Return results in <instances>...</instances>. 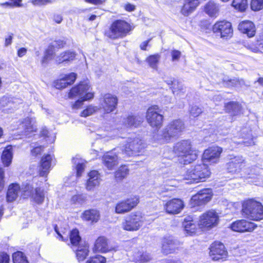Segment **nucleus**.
Returning <instances> with one entry per match:
<instances>
[{
  "mask_svg": "<svg viewBox=\"0 0 263 263\" xmlns=\"http://www.w3.org/2000/svg\"><path fill=\"white\" fill-rule=\"evenodd\" d=\"M205 12L211 16H214L218 12V7L213 2H209L205 6Z\"/></svg>",
  "mask_w": 263,
  "mask_h": 263,
  "instance_id": "37998d69",
  "label": "nucleus"
},
{
  "mask_svg": "<svg viewBox=\"0 0 263 263\" xmlns=\"http://www.w3.org/2000/svg\"><path fill=\"white\" fill-rule=\"evenodd\" d=\"M144 147L142 140L138 138H128L127 143L122 147V153L128 156L138 155Z\"/></svg>",
  "mask_w": 263,
  "mask_h": 263,
  "instance_id": "0eeeda50",
  "label": "nucleus"
},
{
  "mask_svg": "<svg viewBox=\"0 0 263 263\" xmlns=\"http://www.w3.org/2000/svg\"><path fill=\"white\" fill-rule=\"evenodd\" d=\"M43 150L42 146H36L31 150V154L35 157L40 155Z\"/></svg>",
  "mask_w": 263,
  "mask_h": 263,
  "instance_id": "052dcab7",
  "label": "nucleus"
},
{
  "mask_svg": "<svg viewBox=\"0 0 263 263\" xmlns=\"http://www.w3.org/2000/svg\"><path fill=\"white\" fill-rule=\"evenodd\" d=\"M106 0H85V2L88 3L93 4L95 5H102L105 3Z\"/></svg>",
  "mask_w": 263,
  "mask_h": 263,
  "instance_id": "338daca9",
  "label": "nucleus"
},
{
  "mask_svg": "<svg viewBox=\"0 0 263 263\" xmlns=\"http://www.w3.org/2000/svg\"><path fill=\"white\" fill-rule=\"evenodd\" d=\"M88 177L86 184V189L88 191H93L96 186L100 184V174L97 171H92L88 174Z\"/></svg>",
  "mask_w": 263,
  "mask_h": 263,
  "instance_id": "a878e982",
  "label": "nucleus"
},
{
  "mask_svg": "<svg viewBox=\"0 0 263 263\" xmlns=\"http://www.w3.org/2000/svg\"><path fill=\"white\" fill-rule=\"evenodd\" d=\"M31 195L32 198L37 203L41 204L43 202L45 197L44 193L40 188H36L34 194L32 193Z\"/></svg>",
  "mask_w": 263,
  "mask_h": 263,
  "instance_id": "c03bdc74",
  "label": "nucleus"
},
{
  "mask_svg": "<svg viewBox=\"0 0 263 263\" xmlns=\"http://www.w3.org/2000/svg\"><path fill=\"white\" fill-rule=\"evenodd\" d=\"M209 254L213 260H223L227 256V252L222 243L215 242L211 245Z\"/></svg>",
  "mask_w": 263,
  "mask_h": 263,
  "instance_id": "4468645a",
  "label": "nucleus"
},
{
  "mask_svg": "<svg viewBox=\"0 0 263 263\" xmlns=\"http://www.w3.org/2000/svg\"><path fill=\"white\" fill-rule=\"evenodd\" d=\"M4 171L2 168H0V191L4 186Z\"/></svg>",
  "mask_w": 263,
  "mask_h": 263,
  "instance_id": "0e129e2a",
  "label": "nucleus"
},
{
  "mask_svg": "<svg viewBox=\"0 0 263 263\" xmlns=\"http://www.w3.org/2000/svg\"><path fill=\"white\" fill-rule=\"evenodd\" d=\"M242 212L250 220L258 221L263 219V206L261 203L251 199L243 202Z\"/></svg>",
  "mask_w": 263,
  "mask_h": 263,
  "instance_id": "7ed1b4c3",
  "label": "nucleus"
},
{
  "mask_svg": "<svg viewBox=\"0 0 263 263\" xmlns=\"http://www.w3.org/2000/svg\"><path fill=\"white\" fill-rule=\"evenodd\" d=\"M238 28L241 32L247 34L249 37H253L255 34V26L251 21H242L239 24Z\"/></svg>",
  "mask_w": 263,
  "mask_h": 263,
  "instance_id": "5701e85b",
  "label": "nucleus"
},
{
  "mask_svg": "<svg viewBox=\"0 0 263 263\" xmlns=\"http://www.w3.org/2000/svg\"><path fill=\"white\" fill-rule=\"evenodd\" d=\"M100 109V108L98 106L92 104L90 105L81 112V116L83 117H88L97 112Z\"/></svg>",
  "mask_w": 263,
  "mask_h": 263,
  "instance_id": "a18cd8bd",
  "label": "nucleus"
},
{
  "mask_svg": "<svg viewBox=\"0 0 263 263\" xmlns=\"http://www.w3.org/2000/svg\"><path fill=\"white\" fill-rule=\"evenodd\" d=\"M218 83H222L224 86L228 87H241L245 85V81L242 79L238 78L230 79L229 77L221 74Z\"/></svg>",
  "mask_w": 263,
  "mask_h": 263,
  "instance_id": "b1692460",
  "label": "nucleus"
},
{
  "mask_svg": "<svg viewBox=\"0 0 263 263\" xmlns=\"http://www.w3.org/2000/svg\"><path fill=\"white\" fill-rule=\"evenodd\" d=\"M202 111L201 108L196 105L192 106L190 110L191 115L194 117H198Z\"/></svg>",
  "mask_w": 263,
  "mask_h": 263,
  "instance_id": "5fc2aeb1",
  "label": "nucleus"
},
{
  "mask_svg": "<svg viewBox=\"0 0 263 263\" xmlns=\"http://www.w3.org/2000/svg\"><path fill=\"white\" fill-rule=\"evenodd\" d=\"M21 103V100L19 99L3 96L0 98V109L4 110L13 109Z\"/></svg>",
  "mask_w": 263,
  "mask_h": 263,
  "instance_id": "412c9836",
  "label": "nucleus"
},
{
  "mask_svg": "<svg viewBox=\"0 0 263 263\" xmlns=\"http://www.w3.org/2000/svg\"><path fill=\"white\" fill-rule=\"evenodd\" d=\"M212 196L211 190L204 189L192 197L190 204L193 206L204 205L211 200Z\"/></svg>",
  "mask_w": 263,
  "mask_h": 263,
  "instance_id": "9b49d317",
  "label": "nucleus"
},
{
  "mask_svg": "<svg viewBox=\"0 0 263 263\" xmlns=\"http://www.w3.org/2000/svg\"><path fill=\"white\" fill-rule=\"evenodd\" d=\"M256 227L254 223L241 219L232 222L229 228L233 231L243 233L252 232Z\"/></svg>",
  "mask_w": 263,
  "mask_h": 263,
  "instance_id": "a211bd4d",
  "label": "nucleus"
},
{
  "mask_svg": "<svg viewBox=\"0 0 263 263\" xmlns=\"http://www.w3.org/2000/svg\"><path fill=\"white\" fill-rule=\"evenodd\" d=\"M131 30L129 23L124 20H118L112 22L105 34L109 39L116 40L126 36Z\"/></svg>",
  "mask_w": 263,
  "mask_h": 263,
  "instance_id": "20e7f679",
  "label": "nucleus"
},
{
  "mask_svg": "<svg viewBox=\"0 0 263 263\" xmlns=\"http://www.w3.org/2000/svg\"><path fill=\"white\" fill-rule=\"evenodd\" d=\"M12 158V147L8 146L3 151L2 155V160L4 165L5 166H9L11 163Z\"/></svg>",
  "mask_w": 263,
  "mask_h": 263,
  "instance_id": "473e14b6",
  "label": "nucleus"
},
{
  "mask_svg": "<svg viewBox=\"0 0 263 263\" xmlns=\"http://www.w3.org/2000/svg\"><path fill=\"white\" fill-rule=\"evenodd\" d=\"M184 128V123L181 120L172 121L164 129L163 137L164 140L168 142L171 138L178 136Z\"/></svg>",
  "mask_w": 263,
  "mask_h": 263,
  "instance_id": "1a4fd4ad",
  "label": "nucleus"
},
{
  "mask_svg": "<svg viewBox=\"0 0 263 263\" xmlns=\"http://www.w3.org/2000/svg\"><path fill=\"white\" fill-rule=\"evenodd\" d=\"M69 238L73 246H78L81 240L79 231L77 229L72 230L70 233Z\"/></svg>",
  "mask_w": 263,
  "mask_h": 263,
  "instance_id": "79ce46f5",
  "label": "nucleus"
},
{
  "mask_svg": "<svg viewBox=\"0 0 263 263\" xmlns=\"http://www.w3.org/2000/svg\"><path fill=\"white\" fill-rule=\"evenodd\" d=\"M174 152L177 155L180 164H188L197 158L196 151L192 148L191 142L189 140L177 142L174 146Z\"/></svg>",
  "mask_w": 263,
  "mask_h": 263,
  "instance_id": "f257e3e1",
  "label": "nucleus"
},
{
  "mask_svg": "<svg viewBox=\"0 0 263 263\" xmlns=\"http://www.w3.org/2000/svg\"><path fill=\"white\" fill-rule=\"evenodd\" d=\"M112 250L108 245L107 240L104 237H99L96 241L93 251L105 253Z\"/></svg>",
  "mask_w": 263,
  "mask_h": 263,
  "instance_id": "cd10ccee",
  "label": "nucleus"
},
{
  "mask_svg": "<svg viewBox=\"0 0 263 263\" xmlns=\"http://www.w3.org/2000/svg\"><path fill=\"white\" fill-rule=\"evenodd\" d=\"M241 107L239 104L236 102H231L226 105V110L233 116L240 114Z\"/></svg>",
  "mask_w": 263,
  "mask_h": 263,
  "instance_id": "c9c22d12",
  "label": "nucleus"
},
{
  "mask_svg": "<svg viewBox=\"0 0 263 263\" xmlns=\"http://www.w3.org/2000/svg\"><path fill=\"white\" fill-rule=\"evenodd\" d=\"M87 199V196L85 194H78L72 196L71 201L73 203H78L82 204L84 203Z\"/></svg>",
  "mask_w": 263,
  "mask_h": 263,
  "instance_id": "3c124183",
  "label": "nucleus"
},
{
  "mask_svg": "<svg viewBox=\"0 0 263 263\" xmlns=\"http://www.w3.org/2000/svg\"><path fill=\"white\" fill-rule=\"evenodd\" d=\"M246 47L254 53H257L260 51V48L259 47L253 45V44H248L245 46Z\"/></svg>",
  "mask_w": 263,
  "mask_h": 263,
  "instance_id": "680f3d73",
  "label": "nucleus"
},
{
  "mask_svg": "<svg viewBox=\"0 0 263 263\" xmlns=\"http://www.w3.org/2000/svg\"><path fill=\"white\" fill-rule=\"evenodd\" d=\"M77 78V74L71 72L60 80H57L55 83V87L57 89H63L68 85L72 84Z\"/></svg>",
  "mask_w": 263,
  "mask_h": 263,
  "instance_id": "393cba45",
  "label": "nucleus"
},
{
  "mask_svg": "<svg viewBox=\"0 0 263 263\" xmlns=\"http://www.w3.org/2000/svg\"><path fill=\"white\" fill-rule=\"evenodd\" d=\"M90 87L86 83H81L78 85L73 87L68 93L70 99L76 97H81L82 100H77L73 105V109H78L82 106L83 103L93 98V93L89 91Z\"/></svg>",
  "mask_w": 263,
  "mask_h": 263,
  "instance_id": "f03ea898",
  "label": "nucleus"
},
{
  "mask_svg": "<svg viewBox=\"0 0 263 263\" xmlns=\"http://www.w3.org/2000/svg\"><path fill=\"white\" fill-rule=\"evenodd\" d=\"M138 202L139 198L137 197H132L119 202L116 206L115 212L118 214H123L128 212L136 206Z\"/></svg>",
  "mask_w": 263,
  "mask_h": 263,
  "instance_id": "dca6fc26",
  "label": "nucleus"
},
{
  "mask_svg": "<svg viewBox=\"0 0 263 263\" xmlns=\"http://www.w3.org/2000/svg\"><path fill=\"white\" fill-rule=\"evenodd\" d=\"M73 162L76 165L77 177L81 176L85 167L86 162L78 158H74L73 159Z\"/></svg>",
  "mask_w": 263,
  "mask_h": 263,
  "instance_id": "ea45409f",
  "label": "nucleus"
},
{
  "mask_svg": "<svg viewBox=\"0 0 263 263\" xmlns=\"http://www.w3.org/2000/svg\"><path fill=\"white\" fill-rule=\"evenodd\" d=\"M104 165L110 170H113L118 163V157L113 152L106 153L102 158Z\"/></svg>",
  "mask_w": 263,
  "mask_h": 263,
  "instance_id": "bb28decb",
  "label": "nucleus"
},
{
  "mask_svg": "<svg viewBox=\"0 0 263 263\" xmlns=\"http://www.w3.org/2000/svg\"><path fill=\"white\" fill-rule=\"evenodd\" d=\"M22 127L26 133L35 132L36 130L35 121L34 118L27 117L22 122Z\"/></svg>",
  "mask_w": 263,
  "mask_h": 263,
  "instance_id": "72a5a7b5",
  "label": "nucleus"
},
{
  "mask_svg": "<svg viewBox=\"0 0 263 263\" xmlns=\"http://www.w3.org/2000/svg\"><path fill=\"white\" fill-rule=\"evenodd\" d=\"M159 107L157 105L149 107L147 110L146 118L148 123L153 127L159 129L163 122V116L161 115Z\"/></svg>",
  "mask_w": 263,
  "mask_h": 263,
  "instance_id": "6e6552de",
  "label": "nucleus"
},
{
  "mask_svg": "<svg viewBox=\"0 0 263 263\" xmlns=\"http://www.w3.org/2000/svg\"><path fill=\"white\" fill-rule=\"evenodd\" d=\"M184 208L183 201L179 199H173L167 201L164 205L166 212L171 214L179 213Z\"/></svg>",
  "mask_w": 263,
  "mask_h": 263,
  "instance_id": "aec40b11",
  "label": "nucleus"
},
{
  "mask_svg": "<svg viewBox=\"0 0 263 263\" xmlns=\"http://www.w3.org/2000/svg\"><path fill=\"white\" fill-rule=\"evenodd\" d=\"M181 52L177 50H173L171 52L172 61H178L181 57Z\"/></svg>",
  "mask_w": 263,
  "mask_h": 263,
  "instance_id": "bf43d9fd",
  "label": "nucleus"
},
{
  "mask_svg": "<svg viewBox=\"0 0 263 263\" xmlns=\"http://www.w3.org/2000/svg\"><path fill=\"white\" fill-rule=\"evenodd\" d=\"M55 53V48L51 44L46 50L45 55L42 60V63H45L47 61L51 60Z\"/></svg>",
  "mask_w": 263,
  "mask_h": 263,
  "instance_id": "8fccbe9b",
  "label": "nucleus"
},
{
  "mask_svg": "<svg viewBox=\"0 0 263 263\" xmlns=\"http://www.w3.org/2000/svg\"><path fill=\"white\" fill-rule=\"evenodd\" d=\"M232 6L240 11H244L248 7L247 0H233Z\"/></svg>",
  "mask_w": 263,
  "mask_h": 263,
  "instance_id": "de8ad7c7",
  "label": "nucleus"
},
{
  "mask_svg": "<svg viewBox=\"0 0 263 263\" xmlns=\"http://www.w3.org/2000/svg\"><path fill=\"white\" fill-rule=\"evenodd\" d=\"M76 53L71 51H66L61 53L55 58L56 61L58 63H61L64 62L71 61L74 59Z\"/></svg>",
  "mask_w": 263,
  "mask_h": 263,
  "instance_id": "f704fd0d",
  "label": "nucleus"
},
{
  "mask_svg": "<svg viewBox=\"0 0 263 263\" xmlns=\"http://www.w3.org/2000/svg\"><path fill=\"white\" fill-rule=\"evenodd\" d=\"M129 170L126 166H121L115 173V177L118 180H122L128 174Z\"/></svg>",
  "mask_w": 263,
  "mask_h": 263,
  "instance_id": "09e8293b",
  "label": "nucleus"
},
{
  "mask_svg": "<svg viewBox=\"0 0 263 263\" xmlns=\"http://www.w3.org/2000/svg\"><path fill=\"white\" fill-rule=\"evenodd\" d=\"M251 8L255 11L261 10L263 8V0H252Z\"/></svg>",
  "mask_w": 263,
  "mask_h": 263,
  "instance_id": "603ef678",
  "label": "nucleus"
},
{
  "mask_svg": "<svg viewBox=\"0 0 263 263\" xmlns=\"http://www.w3.org/2000/svg\"><path fill=\"white\" fill-rule=\"evenodd\" d=\"M219 216L214 210H210L200 216L199 226L202 228H211L218 224Z\"/></svg>",
  "mask_w": 263,
  "mask_h": 263,
  "instance_id": "9d476101",
  "label": "nucleus"
},
{
  "mask_svg": "<svg viewBox=\"0 0 263 263\" xmlns=\"http://www.w3.org/2000/svg\"><path fill=\"white\" fill-rule=\"evenodd\" d=\"M161 251L166 255L176 252L178 250L181 242L173 236H169L164 237L162 240Z\"/></svg>",
  "mask_w": 263,
  "mask_h": 263,
  "instance_id": "f8f14e48",
  "label": "nucleus"
},
{
  "mask_svg": "<svg viewBox=\"0 0 263 263\" xmlns=\"http://www.w3.org/2000/svg\"><path fill=\"white\" fill-rule=\"evenodd\" d=\"M51 44L55 48H60L64 46L65 43L63 41L58 40L53 42Z\"/></svg>",
  "mask_w": 263,
  "mask_h": 263,
  "instance_id": "e2e57ef3",
  "label": "nucleus"
},
{
  "mask_svg": "<svg viewBox=\"0 0 263 263\" xmlns=\"http://www.w3.org/2000/svg\"><path fill=\"white\" fill-rule=\"evenodd\" d=\"M23 192H24V196H28L31 195L33 193V187L29 184H27L24 187L22 188Z\"/></svg>",
  "mask_w": 263,
  "mask_h": 263,
  "instance_id": "6e6d98bb",
  "label": "nucleus"
},
{
  "mask_svg": "<svg viewBox=\"0 0 263 263\" xmlns=\"http://www.w3.org/2000/svg\"><path fill=\"white\" fill-rule=\"evenodd\" d=\"M30 1L35 6H42L52 3V0H30Z\"/></svg>",
  "mask_w": 263,
  "mask_h": 263,
  "instance_id": "4d7b16f0",
  "label": "nucleus"
},
{
  "mask_svg": "<svg viewBox=\"0 0 263 263\" xmlns=\"http://www.w3.org/2000/svg\"><path fill=\"white\" fill-rule=\"evenodd\" d=\"M222 149L218 146H213L205 149L202 155L204 162L216 163L218 162Z\"/></svg>",
  "mask_w": 263,
  "mask_h": 263,
  "instance_id": "2eb2a0df",
  "label": "nucleus"
},
{
  "mask_svg": "<svg viewBox=\"0 0 263 263\" xmlns=\"http://www.w3.org/2000/svg\"><path fill=\"white\" fill-rule=\"evenodd\" d=\"M183 224L185 231L189 235H192L196 232L197 226L192 220L184 219Z\"/></svg>",
  "mask_w": 263,
  "mask_h": 263,
  "instance_id": "4c0bfd02",
  "label": "nucleus"
},
{
  "mask_svg": "<svg viewBox=\"0 0 263 263\" xmlns=\"http://www.w3.org/2000/svg\"><path fill=\"white\" fill-rule=\"evenodd\" d=\"M11 1V8L22 7V0H10Z\"/></svg>",
  "mask_w": 263,
  "mask_h": 263,
  "instance_id": "69168bd1",
  "label": "nucleus"
},
{
  "mask_svg": "<svg viewBox=\"0 0 263 263\" xmlns=\"http://www.w3.org/2000/svg\"><path fill=\"white\" fill-rule=\"evenodd\" d=\"M88 248L89 247L87 245L78 246L76 250V256L79 261L84 260L88 256L89 253Z\"/></svg>",
  "mask_w": 263,
  "mask_h": 263,
  "instance_id": "e433bc0d",
  "label": "nucleus"
},
{
  "mask_svg": "<svg viewBox=\"0 0 263 263\" xmlns=\"http://www.w3.org/2000/svg\"><path fill=\"white\" fill-rule=\"evenodd\" d=\"M210 174L208 166L204 163H200L189 169L186 173L185 179L191 180V183L204 181Z\"/></svg>",
  "mask_w": 263,
  "mask_h": 263,
  "instance_id": "39448f33",
  "label": "nucleus"
},
{
  "mask_svg": "<svg viewBox=\"0 0 263 263\" xmlns=\"http://www.w3.org/2000/svg\"><path fill=\"white\" fill-rule=\"evenodd\" d=\"M52 160V156L49 154H47L42 158L39 169L41 176H47L50 170Z\"/></svg>",
  "mask_w": 263,
  "mask_h": 263,
  "instance_id": "4be33fe9",
  "label": "nucleus"
},
{
  "mask_svg": "<svg viewBox=\"0 0 263 263\" xmlns=\"http://www.w3.org/2000/svg\"><path fill=\"white\" fill-rule=\"evenodd\" d=\"M20 192V187L18 184L13 183L9 185L7 193V199L8 201L15 200Z\"/></svg>",
  "mask_w": 263,
  "mask_h": 263,
  "instance_id": "7c9ffc66",
  "label": "nucleus"
},
{
  "mask_svg": "<svg viewBox=\"0 0 263 263\" xmlns=\"http://www.w3.org/2000/svg\"><path fill=\"white\" fill-rule=\"evenodd\" d=\"M13 39V34H9L8 36H7L5 38V46H8L10 45L12 43V41Z\"/></svg>",
  "mask_w": 263,
  "mask_h": 263,
  "instance_id": "774afa93",
  "label": "nucleus"
},
{
  "mask_svg": "<svg viewBox=\"0 0 263 263\" xmlns=\"http://www.w3.org/2000/svg\"><path fill=\"white\" fill-rule=\"evenodd\" d=\"M83 218L87 221L96 222L100 218L99 212L95 209L86 210L83 214Z\"/></svg>",
  "mask_w": 263,
  "mask_h": 263,
  "instance_id": "2f4dec72",
  "label": "nucleus"
},
{
  "mask_svg": "<svg viewBox=\"0 0 263 263\" xmlns=\"http://www.w3.org/2000/svg\"><path fill=\"white\" fill-rule=\"evenodd\" d=\"M106 258L101 255H96L90 257L86 263H105Z\"/></svg>",
  "mask_w": 263,
  "mask_h": 263,
  "instance_id": "864d4df0",
  "label": "nucleus"
},
{
  "mask_svg": "<svg viewBox=\"0 0 263 263\" xmlns=\"http://www.w3.org/2000/svg\"><path fill=\"white\" fill-rule=\"evenodd\" d=\"M9 256L6 253H0V263H9Z\"/></svg>",
  "mask_w": 263,
  "mask_h": 263,
  "instance_id": "13d9d810",
  "label": "nucleus"
},
{
  "mask_svg": "<svg viewBox=\"0 0 263 263\" xmlns=\"http://www.w3.org/2000/svg\"><path fill=\"white\" fill-rule=\"evenodd\" d=\"M13 263H29L24 254L20 251L15 252L13 254Z\"/></svg>",
  "mask_w": 263,
  "mask_h": 263,
  "instance_id": "49530a36",
  "label": "nucleus"
},
{
  "mask_svg": "<svg viewBox=\"0 0 263 263\" xmlns=\"http://www.w3.org/2000/svg\"><path fill=\"white\" fill-rule=\"evenodd\" d=\"M173 94L175 96L181 97L184 95L185 90L182 84L178 81H175L174 86L172 87Z\"/></svg>",
  "mask_w": 263,
  "mask_h": 263,
  "instance_id": "58836bf2",
  "label": "nucleus"
},
{
  "mask_svg": "<svg viewBox=\"0 0 263 263\" xmlns=\"http://www.w3.org/2000/svg\"><path fill=\"white\" fill-rule=\"evenodd\" d=\"M143 222L144 218L140 212L132 213L126 218L122 227L126 231H137L143 225Z\"/></svg>",
  "mask_w": 263,
  "mask_h": 263,
  "instance_id": "423d86ee",
  "label": "nucleus"
},
{
  "mask_svg": "<svg viewBox=\"0 0 263 263\" xmlns=\"http://www.w3.org/2000/svg\"><path fill=\"white\" fill-rule=\"evenodd\" d=\"M199 4L196 0H185L181 12L184 15H188L192 12Z\"/></svg>",
  "mask_w": 263,
  "mask_h": 263,
  "instance_id": "c756f323",
  "label": "nucleus"
},
{
  "mask_svg": "<svg viewBox=\"0 0 263 263\" xmlns=\"http://www.w3.org/2000/svg\"><path fill=\"white\" fill-rule=\"evenodd\" d=\"M213 31L215 33H220L223 38L231 37L233 34L231 24L226 21L216 23L213 26Z\"/></svg>",
  "mask_w": 263,
  "mask_h": 263,
  "instance_id": "6ab92c4d",
  "label": "nucleus"
},
{
  "mask_svg": "<svg viewBox=\"0 0 263 263\" xmlns=\"http://www.w3.org/2000/svg\"><path fill=\"white\" fill-rule=\"evenodd\" d=\"M118 99L116 96L110 93L106 94L100 101V108H102L106 114L113 111L116 108Z\"/></svg>",
  "mask_w": 263,
  "mask_h": 263,
  "instance_id": "f3484780",
  "label": "nucleus"
},
{
  "mask_svg": "<svg viewBox=\"0 0 263 263\" xmlns=\"http://www.w3.org/2000/svg\"><path fill=\"white\" fill-rule=\"evenodd\" d=\"M160 55L159 54H155L149 56L146 58V62L148 63L149 66L153 69L157 70V65L160 59Z\"/></svg>",
  "mask_w": 263,
  "mask_h": 263,
  "instance_id": "a19ab883",
  "label": "nucleus"
},
{
  "mask_svg": "<svg viewBox=\"0 0 263 263\" xmlns=\"http://www.w3.org/2000/svg\"><path fill=\"white\" fill-rule=\"evenodd\" d=\"M143 117L139 116H128L124 118L123 121V124L126 127H137L143 122Z\"/></svg>",
  "mask_w": 263,
  "mask_h": 263,
  "instance_id": "c85d7f7f",
  "label": "nucleus"
},
{
  "mask_svg": "<svg viewBox=\"0 0 263 263\" xmlns=\"http://www.w3.org/2000/svg\"><path fill=\"white\" fill-rule=\"evenodd\" d=\"M230 161L227 164V168L229 172L232 174H238L244 167L245 160L240 156H230Z\"/></svg>",
  "mask_w": 263,
  "mask_h": 263,
  "instance_id": "ddd939ff",
  "label": "nucleus"
}]
</instances>
